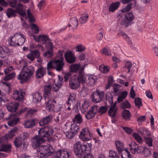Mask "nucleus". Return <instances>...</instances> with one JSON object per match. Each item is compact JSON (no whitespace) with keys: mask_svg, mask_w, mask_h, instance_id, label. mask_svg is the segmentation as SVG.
<instances>
[{"mask_svg":"<svg viewBox=\"0 0 158 158\" xmlns=\"http://www.w3.org/2000/svg\"><path fill=\"white\" fill-rule=\"evenodd\" d=\"M26 40L25 36L19 32L10 36L8 39V45L10 47H16L22 45Z\"/></svg>","mask_w":158,"mask_h":158,"instance_id":"f257e3e1","label":"nucleus"},{"mask_svg":"<svg viewBox=\"0 0 158 158\" xmlns=\"http://www.w3.org/2000/svg\"><path fill=\"white\" fill-rule=\"evenodd\" d=\"M90 143L81 144L79 141L77 142L74 145V151L78 158H81L87 151L89 152L91 149Z\"/></svg>","mask_w":158,"mask_h":158,"instance_id":"f03ea898","label":"nucleus"},{"mask_svg":"<svg viewBox=\"0 0 158 158\" xmlns=\"http://www.w3.org/2000/svg\"><path fill=\"white\" fill-rule=\"evenodd\" d=\"M34 71V68L32 66L26 67L24 65L21 72L17 76V79L21 81L22 83L28 81L31 78Z\"/></svg>","mask_w":158,"mask_h":158,"instance_id":"7ed1b4c3","label":"nucleus"},{"mask_svg":"<svg viewBox=\"0 0 158 158\" xmlns=\"http://www.w3.org/2000/svg\"><path fill=\"white\" fill-rule=\"evenodd\" d=\"M44 95L45 100V102L47 103L46 108L50 111L53 110L54 105L51 103V102L52 101L56 103V101L52 100V95L51 93V85L47 86H44Z\"/></svg>","mask_w":158,"mask_h":158,"instance_id":"20e7f679","label":"nucleus"},{"mask_svg":"<svg viewBox=\"0 0 158 158\" xmlns=\"http://www.w3.org/2000/svg\"><path fill=\"white\" fill-rule=\"evenodd\" d=\"M60 59L56 60L55 61L51 60L48 63V71L53 68L59 71L62 70L64 63L63 62V59L62 55L60 54Z\"/></svg>","mask_w":158,"mask_h":158,"instance_id":"39448f33","label":"nucleus"},{"mask_svg":"<svg viewBox=\"0 0 158 158\" xmlns=\"http://www.w3.org/2000/svg\"><path fill=\"white\" fill-rule=\"evenodd\" d=\"M52 149V147L49 144L41 146L37 150V156L40 158L47 157L51 154Z\"/></svg>","mask_w":158,"mask_h":158,"instance_id":"423d86ee","label":"nucleus"},{"mask_svg":"<svg viewBox=\"0 0 158 158\" xmlns=\"http://www.w3.org/2000/svg\"><path fill=\"white\" fill-rule=\"evenodd\" d=\"M63 78L60 75H58L56 78H53L50 80V83L45 86L51 85V90L52 87L54 91H57L60 90L63 85Z\"/></svg>","mask_w":158,"mask_h":158,"instance_id":"0eeeda50","label":"nucleus"},{"mask_svg":"<svg viewBox=\"0 0 158 158\" xmlns=\"http://www.w3.org/2000/svg\"><path fill=\"white\" fill-rule=\"evenodd\" d=\"M79 138L82 140L85 141L90 140L92 137V134L90 133L88 128H83L80 132Z\"/></svg>","mask_w":158,"mask_h":158,"instance_id":"6e6552de","label":"nucleus"},{"mask_svg":"<svg viewBox=\"0 0 158 158\" xmlns=\"http://www.w3.org/2000/svg\"><path fill=\"white\" fill-rule=\"evenodd\" d=\"M25 93L21 89L15 90L13 91L12 97L15 100L22 102L24 99Z\"/></svg>","mask_w":158,"mask_h":158,"instance_id":"1a4fd4ad","label":"nucleus"},{"mask_svg":"<svg viewBox=\"0 0 158 158\" xmlns=\"http://www.w3.org/2000/svg\"><path fill=\"white\" fill-rule=\"evenodd\" d=\"M104 95L103 92H100L98 90L94 92L91 95L92 101L95 103H98L101 102Z\"/></svg>","mask_w":158,"mask_h":158,"instance_id":"9d476101","label":"nucleus"},{"mask_svg":"<svg viewBox=\"0 0 158 158\" xmlns=\"http://www.w3.org/2000/svg\"><path fill=\"white\" fill-rule=\"evenodd\" d=\"M31 145L34 149L36 148L39 147L41 144L45 142L44 138H41L38 135L32 137L31 139Z\"/></svg>","mask_w":158,"mask_h":158,"instance_id":"9b49d317","label":"nucleus"},{"mask_svg":"<svg viewBox=\"0 0 158 158\" xmlns=\"http://www.w3.org/2000/svg\"><path fill=\"white\" fill-rule=\"evenodd\" d=\"M134 18V16L131 12L127 14L121 22V24L125 27H127L133 21Z\"/></svg>","mask_w":158,"mask_h":158,"instance_id":"f8f14e48","label":"nucleus"},{"mask_svg":"<svg viewBox=\"0 0 158 158\" xmlns=\"http://www.w3.org/2000/svg\"><path fill=\"white\" fill-rule=\"evenodd\" d=\"M98 109L97 105L93 106L91 109L88 111L85 115V117L87 119H90L94 117L97 112Z\"/></svg>","mask_w":158,"mask_h":158,"instance_id":"ddd939ff","label":"nucleus"},{"mask_svg":"<svg viewBox=\"0 0 158 158\" xmlns=\"http://www.w3.org/2000/svg\"><path fill=\"white\" fill-rule=\"evenodd\" d=\"M69 153L65 150H60L57 152L53 156V158H69Z\"/></svg>","mask_w":158,"mask_h":158,"instance_id":"4468645a","label":"nucleus"},{"mask_svg":"<svg viewBox=\"0 0 158 158\" xmlns=\"http://www.w3.org/2000/svg\"><path fill=\"white\" fill-rule=\"evenodd\" d=\"M30 53L27 55L28 59L32 61L34 60L35 58H39L40 56L39 51L38 50H30Z\"/></svg>","mask_w":158,"mask_h":158,"instance_id":"2eb2a0df","label":"nucleus"},{"mask_svg":"<svg viewBox=\"0 0 158 158\" xmlns=\"http://www.w3.org/2000/svg\"><path fill=\"white\" fill-rule=\"evenodd\" d=\"M13 70L11 66H9L4 69V72L6 74V76L4 77L5 81H8L15 77V73H10V72Z\"/></svg>","mask_w":158,"mask_h":158,"instance_id":"dca6fc26","label":"nucleus"},{"mask_svg":"<svg viewBox=\"0 0 158 158\" xmlns=\"http://www.w3.org/2000/svg\"><path fill=\"white\" fill-rule=\"evenodd\" d=\"M7 119L9 120L7 122L8 125L12 127L16 125L19 120V118L13 114H10Z\"/></svg>","mask_w":158,"mask_h":158,"instance_id":"f3484780","label":"nucleus"},{"mask_svg":"<svg viewBox=\"0 0 158 158\" xmlns=\"http://www.w3.org/2000/svg\"><path fill=\"white\" fill-rule=\"evenodd\" d=\"M80 85V82L77 78H72L69 80V86L71 89H77Z\"/></svg>","mask_w":158,"mask_h":158,"instance_id":"a211bd4d","label":"nucleus"},{"mask_svg":"<svg viewBox=\"0 0 158 158\" xmlns=\"http://www.w3.org/2000/svg\"><path fill=\"white\" fill-rule=\"evenodd\" d=\"M33 37L35 40L38 43L45 44L48 40V37L47 35H40L38 36L33 35Z\"/></svg>","mask_w":158,"mask_h":158,"instance_id":"6ab92c4d","label":"nucleus"},{"mask_svg":"<svg viewBox=\"0 0 158 158\" xmlns=\"http://www.w3.org/2000/svg\"><path fill=\"white\" fill-rule=\"evenodd\" d=\"M17 131V128H14L11 129L8 134H6L4 136L2 137V140H5L4 142H7L8 139H11L15 136V133Z\"/></svg>","mask_w":158,"mask_h":158,"instance_id":"aec40b11","label":"nucleus"},{"mask_svg":"<svg viewBox=\"0 0 158 158\" xmlns=\"http://www.w3.org/2000/svg\"><path fill=\"white\" fill-rule=\"evenodd\" d=\"M19 103L17 102L9 103L6 106L8 110L11 112H15L19 106Z\"/></svg>","mask_w":158,"mask_h":158,"instance_id":"412c9836","label":"nucleus"},{"mask_svg":"<svg viewBox=\"0 0 158 158\" xmlns=\"http://www.w3.org/2000/svg\"><path fill=\"white\" fill-rule=\"evenodd\" d=\"M10 54V50L7 47H0V57L3 58L6 56H9Z\"/></svg>","mask_w":158,"mask_h":158,"instance_id":"4be33fe9","label":"nucleus"},{"mask_svg":"<svg viewBox=\"0 0 158 158\" xmlns=\"http://www.w3.org/2000/svg\"><path fill=\"white\" fill-rule=\"evenodd\" d=\"M131 147L130 151L133 154H136L140 152V147H139L138 145L134 142L132 143L130 145Z\"/></svg>","mask_w":158,"mask_h":158,"instance_id":"5701e85b","label":"nucleus"},{"mask_svg":"<svg viewBox=\"0 0 158 158\" xmlns=\"http://www.w3.org/2000/svg\"><path fill=\"white\" fill-rule=\"evenodd\" d=\"M87 83L92 86L94 85L96 83L98 80L97 76L94 74L87 75Z\"/></svg>","mask_w":158,"mask_h":158,"instance_id":"b1692460","label":"nucleus"},{"mask_svg":"<svg viewBox=\"0 0 158 158\" xmlns=\"http://www.w3.org/2000/svg\"><path fill=\"white\" fill-rule=\"evenodd\" d=\"M66 61L69 63H72L75 60V57L71 52H68L65 54Z\"/></svg>","mask_w":158,"mask_h":158,"instance_id":"393cba45","label":"nucleus"},{"mask_svg":"<svg viewBox=\"0 0 158 158\" xmlns=\"http://www.w3.org/2000/svg\"><path fill=\"white\" fill-rule=\"evenodd\" d=\"M46 73V69L43 67L39 68L36 71V76L37 78L43 77Z\"/></svg>","mask_w":158,"mask_h":158,"instance_id":"a878e982","label":"nucleus"},{"mask_svg":"<svg viewBox=\"0 0 158 158\" xmlns=\"http://www.w3.org/2000/svg\"><path fill=\"white\" fill-rule=\"evenodd\" d=\"M35 124V121L34 119H30L25 121L23 125L25 128H28L33 127Z\"/></svg>","mask_w":158,"mask_h":158,"instance_id":"bb28decb","label":"nucleus"},{"mask_svg":"<svg viewBox=\"0 0 158 158\" xmlns=\"http://www.w3.org/2000/svg\"><path fill=\"white\" fill-rule=\"evenodd\" d=\"M116 102H115L110 107L108 111L109 115L113 117L116 116L117 108L116 107Z\"/></svg>","mask_w":158,"mask_h":158,"instance_id":"cd10ccee","label":"nucleus"},{"mask_svg":"<svg viewBox=\"0 0 158 158\" xmlns=\"http://www.w3.org/2000/svg\"><path fill=\"white\" fill-rule=\"evenodd\" d=\"M90 105V103L89 100H85L83 101L82 104V106L80 107L81 112L82 114L84 113L88 110V107Z\"/></svg>","mask_w":158,"mask_h":158,"instance_id":"c85d7f7f","label":"nucleus"},{"mask_svg":"<svg viewBox=\"0 0 158 158\" xmlns=\"http://www.w3.org/2000/svg\"><path fill=\"white\" fill-rule=\"evenodd\" d=\"M2 89L4 91V94L5 95H8L10 92V84L9 83L2 82Z\"/></svg>","mask_w":158,"mask_h":158,"instance_id":"c756f323","label":"nucleus"},{"mask_svg":"<svg viewBox=\"0 0 158 158\" xmlns=\"http://www.w3.org/2000/svg\"><path fill=\"white\" fill-rule=\"evenodd\" d=\"M138 132L144 138L145 136L151 135V132L147 128L145 127H142L139 128Z\"/></svg>","mask_w":158,"mask_h":158,"instance_id":"7c9ffc66","label":"nucleus"},{"mask_svg":"<svg viewBox=\"0 0 158 158\" xmlns=\"http://www.w3.org/2000/svg\"><path fill=\"white\" fill-rule=\"evenodd\" d=\"M33 101L35 103L40 102L42 98V94L38 92H36L32 95Z\"/></svg>","mask_w":158,"mask_h":158,"instance_id":"2f4dec72","label":"nucleus"},{"mask_svg":"<svg viewBox=\"0 0 158 158\" xmlns=\"http://www.w3.org/2000/svg\"><path fill=\"white\" fill-rule=\"evenodd\" d=\"M87 75H84L82 73H79V74L77 79H78L80 83H81L82 84L85 83H87L88 80H87Z\"/></svg>","mask_w":158,"mask_h":158,"instance_id":"473e14b6","label":"nucleus"},{"mask_svg":"<svg viewBox=\"0 0 158 158\" xmlns=\"http://www.w3.org/2000/svg\"><path fill=\"white\" fill-rule=\"evenodd\" d=\"M78 25V21L77 18L73 17L71 18L69 23V27H71L73 29H75Z\"/></svg>","mask_w":158,"mask_h":158,"instance_id":"72a5a7b5","label":"nucleus"},{"mask_svg":"<svg viewBox=\"0 0 158 158\" xmlns=\"http://www.w3.org/2000/svg\"><path fill=\"white\" fill-rule=\"evenodd\" d=\"M23 6L22 4L19 3L16 6V9L18 14L23 17L26 15V13L25 11L22 10Z\"/></svg>","mask_w":158,"mask_h":158,"instance_id":"f704fd0d","label":"nucleus"},{"mask_svg":"<svg viewBox=\"0 0 158 158\" xmlns=\"http://www.w3.org/2000/svg\"><path fill=\"white\" fill-rule=\"evenodd\" d=\"M52 118L51 116H48L43 118L39 122L40 126H43L49 123L51 121Z\"/></svg>","mask_w":158,"mask_h":158,"instance_id":"c9c22d12","label":"nucleus"},{"mask_svg":"<svg viewBox=\"0 0 158 158\" xmlns=\"http://www.w3.org/2000/svg\"><path fill=\"white\" fill-rule=\"evenodd\" d=\"M120 3L116 2L112 3L110 6L109 10L110 12H113L117 10L119 6Z\"/></svg>","mask_w":158,"mask_h":158,"instance_id":"e433bc0d","label":"nucleus"},{"mask_svg":"<svg viewBox=\"0 0 158 158\" xmlns=\"http://www.w3.org/2000/svg\"><path fill=\"white\" fill-rule=\"evenodd\" d=\"M116 148L118 152H121L123 151L124 146L123 143L119 141H116L115 142Z\"/></svg>","mask_w":158,"mask_h":158,"instance_id":"4c0bfd02","label":"nucleus"},{"mask_svg":"<svg viewBox=\"0 0 158 158\" xmlns=\"http://www.w3.org/2000/svg\"><path fill=\"white\" fill-rule=\"evenodd\" d=\"M80 67V64H73L70 66L69 70L71 72L76 73L79 70Z\"/></svg>","mask_w":158,"mask_h":158,"instance_id":"58836bf2","label":"nucleus"},{"mask_svg":"<svg viewBox=\"0 0 158 158\" xmlns=\"http://www.w3.org/2000/svg\"><path fill=\"white\" fill-rule=\"evenodd\" d=\"M6 14L8 18H11L15 16L16 12L13 9L10 8L7 10Z\"/></svg>","mask_w":158,"mask_h":158,"instance_id":"ea45409f","label":"nucleus"},{"mask_svg":"<svg viewBox=\"0 0 158 158\" xmlns=\"http://www.w3.org/2000/svg\"><path fill=\"white\" fill-rule=\"evenodd\" d=\"M38 136L44 138V137H48V134L45 131V127L41 128L38 131Z\"/></svg>","mask_w":158,"mask_h":158,"instance_id":"a19ab883","label":"nucleus"},{"mask_svg":"<svg viewBox=\"0 0 158 158\" xmlns=\"http://www.w3.org/2000/svg\"><path fill=\"white\" fill-rule=\"evenodd\" d=\"M88 18V15L87 14H83L79 19V22L81 24H84L87 22Z\"/></svg>","mask_w":158,"mask_h":158,"instance_id":"79ce46f5","label":"nucleus"},{"mask_svg":"<svg viewBox=\"0 0 158 158\" xmlns=\"http://www.w3.org/2000/svg\"><path fill=\"white\" fill-rule=\"evenodd\" d=\"M127 94L128 93L127 91L122 92L117 99L118 102H120L123 101L127 96Z\"/></svg>","mask_w":158,"mask_h":158,"instance_id":"37998d69","label":"nucleus"},{"mask_svg":"<svg viewBox=\"0 0 158 158\" xmlns=\"http://www.w3.org/2000/svg\"><path fill=\"white\" fill-rule=\"evenodd\" d=\"M140 149L141 152L143 153L146 156L150 155L151 152L149 149L145 146L140 147Z\"/></svg>","mask_w":158,"mask_h":158,"instance_id":"c03bdc74","label":"nucleus"},{"mask_svg":"<svg viewBox=\"0 0 158 158\" xmlns=\"http://www.w3.org/2000/svg\"><path fill=\"white\" fill-rule=\"evenodd\" d=\"M131 115L130 113L128 110H125L123 111L122 116L123 118L126 120L129 119Z\"/></svg>","mask_w":158,"mask_h":158,"instance_id":"a18cd8bd","label":"nucleus"},{"mask_svg":"<svg viewBox=\"0 0 158 158\" xmlns=\"http://www.w3.org/2000/svg\"><path fill=\"white\" fill-rule=\"evenodd\" d=\"M0 151H4L7 152H9L11 151V145L10 144H7L2 145Z\"/></svg>","mask_w":158,"mask_h":158,"instance_id":"49530a36","label":"nucleus"},{"mask_svg":"<svg viewBox=\"0 0 158 158\" xmlns=\"http://www.w3.org/2000/svg\"><path fill=\"white\" fill-rule=\"evenodd\" d=\"M82 120L83 118L81 114H79L75 115L73 121L77 123L80 124L82 122Z\"/></svg>","mask_w":158,"mask_h":158,"instance_id":"de8ad7c7","label":"nucleus"},{"mask_svg":"<svg viewBox=\"0 0 158 158\" xmlns=\"http://www.w3.org/2000/svg\"><path fill=\"white\" fill-rule=\"evenodd\" d=\"M144 139L145 142L148 146L149 147L153 146V139L151 137L144 136Z\"/></svg>","mask_w":158,"mask_h":158,"instance_id":"09e8293b","label":"nucleus"},{"mask_svg":"<svg viewBox=\"0 0 158 158\" xmlns=\"http://www.w3.org/2000/svg\"><path fill=\"white\" fill-rule=\"evenodd\" d=\"M22 139L20 137L16 138L14 141V143L16 147H19L21 146L22 144Z\"/></svg>","mask_w":158,"mask_h":158,"instance_id":"8fccbe9b","label":"nucleus"},{"mask_svg":"<svg viewBox=\"0 0 158 158\" xmlns=\"http://www.w3.org/2000/svg\"><path fill=\"white\" fill-rule=\"evenodd\" d=\"M99 69L101 72L105 74L108 73L109 71V69L108 67L103 64L100 66Z\"/></svg>","mask_w":158,"mask_h":158,"instance_id":"3c124183","label":"nucleus"},{"mask_svg":"<svg viewBox=\"0 0 158 158\" xmlns=\"http://www.w3.org/2000/svg\"><path fill=\"white\" fill-rule=\"evenodd\" d=\"M45 131L48 134V137L53 134L54 131L53 128L51 127H44Z\"/></svg>","mask_w":158,"mask_h":158,"instance_id":"603ef678","label":"nucleus"},{"mask_svg":"<svg viewBox=\"0 0 158 158\" xmlns=\"http://www.w3.org/2000/svg\"><path fill=\"white\" fill-rule=\"evenodd\" d=\"M109 153V156L110 158H119L117 152L114 150H110Z\"/></svg>","mask_w":158,"mask_h":158,"instance_id":"864d4df0","label":"nucleus"},{"mask_svg":"<svg viewBox=\"0 0 158 158\" xmlns=\"http://www.w3.org/2000/svg\"><path fill=\"white\" fill-rule=\"evenodd\" d=\"M71 131L75 135L79 131V126L76 125L72 126Z\"/></svg>","mask_w":158,"mask_h":158,"instance_id":"5fc2aeb1","label":"nucleus"},{"mask_svg":"<svg viewBox=\"0 0 158 158\" xmlns=\"http://www.w3.org/2000/svg\"><path fill=\"white\" fill-rule=\"evenodd\" d=\"M132 136L138 142L141 143L143 142V140L142 137L138 134L133 133Z\"/></svg>","mask_w":158,"mask_h":158,"instance_id":"6e6d98bb","label":"nucleus"},{"mask_svg":"<svg viewBox=\"0 0 158 158\" xmlns=\"http://www.w3.org/2000/svg\"><path fill=\"white\" fill-rule=\"evenodd\" d=\"M31 29L33 33L35 34H38L39 32V30L37 26L34 23L31 24Z\"/></svg>","mask_w":158,"mask_h":158,"instance_id":"4d7b16f0","label":"nucleus"},{"mask_svg":"<svg viewBox=\"0 0 158 158\" xmlns=\"http://www.w3.org/2000/svg\"><path fill=\"white\" fill-rule=\"evenodd\" d=\"M131 156L130 152L126 149H125L123 154L121 155V158H131Z\"/></svg>","mask_w":158,"mask_h":158,"instance_id":"13d9d810","label":"nucleus"},{"mask_svg":"<svg viewBox=\"0 0 158 158\" xmlns=\"http://www.w3.org/2000/svg\"><path fill=\"white\" fill-rule=\"evenodd\" d=\"M10 6L12 7H15L17 4V0H6Z\"/></svg>","mask_w":158,"mask_h":158,"instance_id":"bf43d9fd","label":"nucleus"},{"mask_svg":"<svg viewBox=\"0 0 158 158\" xmlns=\"http://www.w3.org/2000/svg\"><path fill=\"white\" fill-rule=\"evenodd\" d=\"M101 52L103 55L111 56V54L109 49L106 48H104L101 51Z\"/></svg>","mask_w":158,"mask_h":158,"instance_id":"052dcab7","label":"nucleus"},{"mask_svg":"<svg viewBox=\"0 0 158 158\" xmlns=\"http://www.w3.org/2000/svg\"><path fill=\"white\" fill-rule=\"evenodd\" d=\"M113 96L110 93H108L106 95V100L110 104H112L113 103Z\"/></svg>","mask_w":158,"mask_h":158,"instance_id":"680f3d73","label":"nucleus"},{"mask_svg":"<svg viewBox=\"0 0 158 158\" xmlns=\"http://www.w3.org/2000/svg\"><path fill=\"white\" fill-rule=\"evenodd\" d=\"M27 17L29 19V21L30 22H32L35 21V19L30 12V10L28 9L27 10Z\"/></svg>","mask_w":158,"mask_h":158,"instance_id":"e2e57ef3","label":"nucleus"},{"mask_svg":"<svg viewBox=\"0 0 158 158\" xmlns=\"http://www.w3.org/2000/svg\"><path fill=\"white\" fill-rule=\"evenodd\" d=\"M135 102L136 106L139 109L140 106L142 105V102L140 98H135Z\"/></svg>","mask_w":158,"mask_h":158,"instance_id":"0e129e2a","label":"nucleus"},{"mask_svg":"<svg viewBox=\"0 0 158 158\" xmlns=\"http://www.w3.org/2000/svg\"><path fill=\"white\" fill-rule=\"evenodd\" d=\"M53 56L52 50H48L45 52L43 54L44 56L47 58H49Z\"/></svg>","mask_w":158,"mask_h":158,"instance_id":"69168bd1","label":"nucleus"},{"mask_svg":"<svg viewBox=\"0 0 158 158\" xmlns=\"http://www.w3.org/2000/svg\"><path fill=\"white\" fill-rule=\"evenodd\" d=\"M121 35L124 38L126 41L127 42V43L129 44H131L132 42L129 37L126 34L123 32L121 33Z\"/></svg>","mask_w":158,"mask_h":158,"instance_id":"338daca9","label":"nucleus"},{"mask_svg":"<svg viewBox=\"0 0 158 158\" xmlns=\"http://www.w3.org/2000/svg\"><path fill=\"white\" fill-rule=\"evenodd\" d=\"M131 8V4H130L127 5L126 6L123 8L121 11L123 13H126L130 11Z\"/></svg>","mask_w":158,"mask_h":158,"instance_id":"774afa93","label":"nucleus"}]
</instances>
